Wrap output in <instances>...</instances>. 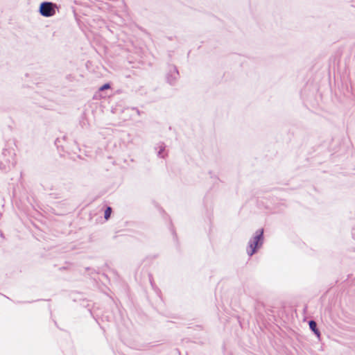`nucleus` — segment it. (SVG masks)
<instances>
[{
  "instance_id": "nucleus-1",
  "label": "nucleus",
  "mask_w": 355,
  "mask_h": 355,
  "mask_svg": "<svg viewBox=\"0 0 355 355\" xmlns=\"http://www.w3.org/2000/svg\"><path fill=\"white\" fill-rule=\"evenodd\" d=\"M263 229H259L257 230L254 235L250 239L247 248V254L249 257H252L253 254H254L259 248H261L264 236H263Z\"/></svg>"
},
{
  "instance_id": "nucleus-2",
  "label": "nucleus",
  "mask_w": 355,
  "mask_h": 355,
  "mask_svg": "<svg viewBox=\"0 0 355 355\" xmlns=\"http://www.w3.org/2000/svg\"><path fill=\"white\" fill-rule=\"evenodd\" d=\"M57 5L51 1H43L39 7L40 14L45 17H50L55 15Z\"/></svg>"
},
{
  "instance_id": "nucleus-3",
  "label": "nucleus",
  "mask_w": 355,
  "mask_h": 355,
  "mask_svg": "<svg viewBox=\"0 0 355 355\" xmlns=\"http://www.w3.org/2000/svg\"><path fill=\"white\" fill-rule=\"evenodd\" d=\"M180 78L178 68L175 65H169L166 75V82L170 85H175Z\"/></svg>"
},
{
  "instance_id": "nucleus-4",
  "label": "nucleus",
  "mask_w": 355,
  "mask_h": 355,
  "mask_svg": "<svg viewBox=\"0 0 355 355\" xmlns=\"http://www.w3.org/2000/svg\"><path fill=\"white\" fill-rule=\"evenodd\" d=\"M309 325L310 329L314 333V334L318 337L320 338V332L317 327V323L315 320H311L309 321Z\"/></svg>"
},
{
  "instance_id": "nucleus-5",
  "label": "nucleus",
  "mask_w": 355,
  "mask_h": 355,
  "mask_svg": "<svg viewBox=\"0 0 355 355\" xmlns=\"http://www.w3.org/2000/svg\"><path fill=\"white\" fill-rule=\"evenodd\" d=\"M112 212V209L111 207H107L104 211V218L105 220H108L110 218L111 214Z\"/></svg>"
},
{
  "instance_id": "nucleus-6",
  "label": "nucleus",
  "mask_w": 355,
  "mask_h": 355,
  "mask_svg": "<svg viewBox=\"0 0 355 355\" xmlns=\"http://www.w3.org/2000/svg\"><path fill=\"white\" fill-rule=\"evenodd\" d=\"M159 149L157 152V155L159 157H164V156L162 155L163 152L165 150V145L162 143L159 146Z\"/></svg>"
},
{
  "instance_id": "nucleus-7",
  "label": "nucleus",
  "mask_w": 355,
  "mask_h": 355,
  "mask_svg": "<svg viewBox=\"0 0 355 355\" xmlns=\"http://www.w3.org/2000/svg\"><path fill=\"white\" fill-rule=\"evenodd\" d=\"M108 88H110V85L109 83H105L103 85H102L101 87H100V90L101 91H103L105 89H107Z\"/></svg>"
},
{
  "instance_id": "nucleus-8",
  "label": "nucleus",
  "mask_w": 355,
  "mask_h": 355,
  "mask_svg": "<svg viewBox=\"0 0 355 355\" xmlns=\"http://www.w3.org/2000/svg\"><path fill=\"white\" fill-rule=\"evenodd\" d=\"M132 109L133 110H135V111L137 112V114H138V115H140V114H141V112H140V110H139L138 108H137V107H132Z\"/></svg>"
},
{
  "instance_id": "nucleus-9",
  "label": "nucleus",
  "mask_w": 355,
  "mask_h": 355,
  "mask_svg": "<svg viewBox=\"0 0 355 355\" xmlns=\"http://www.w3.org/2000/svg\"><path fill=\"white\" fill-rule=\"evenodd\" d=\"M60 143V139H56L55 141V144L57 146V147L58 148L59 147V144Z\"/></svg>"
},
{
  "instance_id": "nucleus-10",
  "label": "nucleus",
  "mask_w": 355,
  "mask_h": 355,
  "mask_svg": "<svg viewBox=\"0 0 355 355\" xmlns=\"http://www.w3.org/2000/svg\"><path fill=\"white\" fill-rule=\"evenodd\" d=\"M149 279H150V282L151 286H152L153 287H154V283H153V282L152 276H151V275H150Z\"/></svg>"
},
{
  "instance_id": "nucleus-11",
  "label": "nucleus",
  "mask_w": 355,
  "mask_h": 355,
  "mask_svg": "<svg viewBox=\"0 0 355 355\" xmlns=\"http://www.w3.org/2000/svg\"><path fill=\"white\" fill-rule=\"evenodd\" d=\"M6 153H8V150H7V149H6V148H4V149L3 150L2 154H3V155H6Z\"/></svg>"
},
{
  "instance_id": "nucleus-12",
  "label": "nucleus",
  "mask_w": 355,
  "mask_h": 355,
  "mask_svg": "<svg viewBox=\"0 0 355 355\" xmlns=\"http://www.w3.org/2000/svg\"><path fill=\"white\" fill-rule=\"evenodd\" d=\"M1 237H3V234L2 232L0 233Z\"/></svg>"
}]
</instances>
